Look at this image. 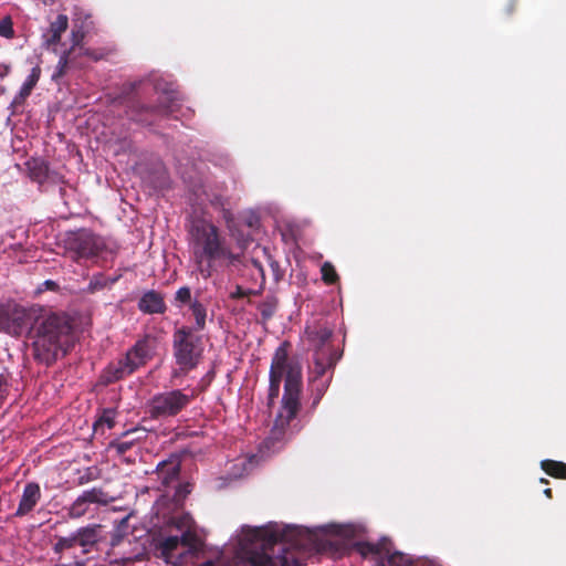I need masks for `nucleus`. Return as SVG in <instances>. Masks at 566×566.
I'll use <instances>...</instances> for the list:
<instances>
[{
    "instance_id": "3c124183",
    "label": "nucleus",
    "mask_w": 566,
    "mask_h": 566,
    "mask_svg": "<svg viewBox=\"0 0 566 566\" xmlns=\"http://www.w3.org/2000/svg\"><path fill=\"white\" fill-rule=\"evenodd\" d=\"M541 482L542 483H548V481L546 479H542Z\"/></svg>"
},
{
    "instance_id": "79ce46f5",
    "label": "nucleus",
    "mask_w": 566,
    "mask_h": 566,
    "mask_svg": "<svg viewBox=\"0 0 566 566\" xmlns=\"http://www.w3.org/2000/svg\"><path fill=\"white\" fill-rule=\"evenodd\" d=\"M149 85L148 82L146 81H139V82H135V83H130L129 84V91H126L125 90V93L126 94H132V93H136L138 94V91L139 90H143V92L146 91V87Z\"/></svg>"
},
{
    "instance_id": "37998d69",
    "label": "nucleus",
    "mask_w": 566,
    "mask_h": 566,
    "mask_svg": "<svg viewBox=\"0 0 566 566\" xmlns=\"http://www.w3.org/2000/svg\"><path fill=\"white\" fill-rule=\"evenodd\" d=\"M8 394V382L3 375H0V405Z\"/></svg>"
},
{
    "instance_id": "aec40b11",
    "label": "nucleus",
    "mask_w": 566,
    "mask_h": 566,
    "mask_svg": "<svg viewBox=\"0 0 566 566\" xmlns=\"http://www.w3.org/2000/svg\"><path fill=\"white\" fill-rule=\"evenodd\" d=\"M254 265L258 268L260 276H261L260 287L258 290H251V289H243L241 285H235L234 291H232L229 295L231 300H239V298H243V297H248V296H252V295H260L262 293V291L264 289V284H265L264 271L259 262H254Z\"/></svg>"
},
{
    "instance_id": "1a4fd4ad",
    "label": "nucleus",
    "mask_w": 566,
    "mask_h": 566,
    "mask_svg": "<svg viewBox=\"0 0 566 566\" xmlns=\"http://www.w3.org/2000/svg\"><path fill=\"white\" fill-rule=\"evenodd\" d=\"M172 349L179 373L186 375L195 369L202 355L200 337L195 336L190 327H181L172 335Z\"/></svg>"
},
{
    "instance_id": "c03bdc74",
    "label": "nucleus",
    "mask_w": 566,
    "mask_h": 566,
    "mask_svg": "<svg viewBox=\"0 0 566 566\" xmlns=\"http://www.w3.org/2000/svg\"><path fill=\"white\" fill-rule=\"evenodd\" d=\"M209 201L213 207L223 208L226 205L224 198L221 196H213V198L209 199Z\"/></svg>"
},
{
    "instance_id": "a18cd8bd",
    "label": "nucleus",
    "mask_w": 566,
    "mask_h": 566,
    "mask_svg": "<svg viewBox=\"0 0 566 566\" xmlns=\"http://www.w3.org/2000/svg\"><path fill=\"white\" fill-rule=\"evenodd\" d=\"M44 285L46 286L48 290H51V291H56L59 289L57 283L52 280H46L44 282Z\"/></svg>"
},
{
    "instance_id": "c85d7f7f",
    "label": "nucleus",
    "mask_w": 566,
    "mask_h": 566,
    "mask_svg": "<svg viewBox=\"0 0 566 566\" xmlns=\"http://www.w3.org/2000/svg\"><path fill=\"white\" fill-rule=\"evenodd\" d=\"M49 167L45 163H34L30 166V178L39 184L45 182L48 179Z\"/></svg>"
},
{
    "instance_id": "423d86ee",
    "label": "nucleus",
    "mask_w": 566,
    "mask_h": 566,
    "mask_svg": "<svg viewBox=\"0 0 566 566\" xmlns=\"http://www.w3.org/2000/svg\"><path fill=\"white\" fill-rule=\"evenodd\" d=\"M156 347V338L151 335H145L143 338L138 339L123 358L111 363L104 369L102 374L104 382L107 385L114 384L134 374L153 359Z\"/></svg>"
},
{
    "instance_id": "20e7f679",
    "label": "nucleus",
    "mask_w": 566,
    "mask_h": 566,
    "mask_svg": "<svg viewBox=\"0 0 566 566\" xmlns=\"http://www.w3.org/2000/svg\"><path fill=\"white\" fill-rule=\"evenodd\" d=\"M190 234L193 240L195 260L203 279H209L212 275L213 265L217 261L234 260V255L220 238L219 229L211 222L206 220L195 221Z\"/></svg>"
},
{
    "instance_id": "dca6fc26",
    "label": "nucleus",
    "mask_w": 566,
    "mask_h": 566,
    "mask_svg": "<svg viewBox=\"0 0 566 566\" xmlns=\"http://www.w3.org/2000/svg\"><path fill=\"white\" fill-rule=\"evenodd\" d=\"M138 308L146 314H164L167 310L163 295L154 290L143 294Z\"/></svg>"
},
{
    "instance_id": "412c9836",
    "label": "nucleus",
    "mask_w": 566,
    "mask_h": 566,
    "mask_svg": "<svg viewBox=\"0 0 566 566\" xmlns=\"http://www.w3.org/2000/svg\"><path fill=\"white\" fill-rule=\"evenodd\" d=\"M277 305L279 300L275 295L272 294L266 295L265 298L258 304V310L261 313L263 322H268L274 316L277 310Z\"/></svg>"
},
{
    "instance_id": "6e6552de",
    "label": "nucleus",
    "mask_w": 566,
    "mask_h": 566,
    "mask_svg": "<svg viewBox=\"0 0 566 566\" xmlns=\"http://www.w3.org/2000/svg\"><path fill=\"white\" fill-rule=\"evenodd\" d=\"M154 90L159 93L158 103L155 105H146L138 101H130L127 106V116L137 123L149 125L150 117L168 116L178 109V92L168 85L156 83Z\"/></svg>"
},
{
    "instance_id": "9d476101",
    "label": "nucleus",
    "mask_w": 566,
    "mask_h": 566,
    "mask_svg": "<svg viewBox=\"0 0 566 566\" xmlns=\"http://www.w3.org/2000/svg\"><path fill=\"white\" fill-rule=\"evenodd\" d=\"M195 397V390L191 395H187L180 389L158 392L149 399L147 412L151 419L156 420L172 418L186 409Z\"/></svg>"
},
{
    "instance_id": "39448f33",
    "label": "nucleus",
    "mask_w": 566,
    "mask_h": 566,
    "mask_svg": "<svg viewBox=\"0 0 566 566\" xmlns=\"http://www.w3.org/2000/svg\"><path fill=\"white\" fill-rule=\"evenodd\" d=\"M367 531L365 522H356V554L374 566H429L423 560H415L407 554L396 551L389 537L384 536L376 543L364 541L361 536Z\"/></svg>"
},
{
    "instance_id": "de8ad7c7",
    "label": "nucleus",
    "mask_w": 566,
    "mask_h": 566,
    "mask_svg": "<svg viewBox=\"0 0 566 566\" xmlns=\"http://www.w3.org/2000/svg\"><path fill=\"white\" fill-rule=\"evenodd\" d=\"M544 494H545L548 499H552V496H553V492H552V490H551V489H546V490H544Z\"/></svg>"
},
{
    "instance_id": "393cba45",
    "label": "nucleus",
    "mask_w": 566,
    "mask_h": 566,
    "mask_svg": "<svg viewBox=\"0 0 566 566\" xmlns=\"http://www.w3.org/2000/svg\"><path fill=\"white\" fill-rule=\"evenodd\" d=\"M75 59L76 57L71 55V52H63L59 59L55 71L52 74V81L57 82L59 80H61L66 74L69 65Z\"/></svg>"
},
{
    "instance_id": "ddd939ff",
    "label": "nucleus",
    "mask_w": 566,
    "mask_h": 566,
    "mask_svg": "<svg viewBox=\"0 0 566 566\" xmlns=\"http://www.w3.org/2000/svg\"><path fill=\"white\" fill-rule=\"evenodd\" d=\"M41 311V306L32 305L25 307L12 302L6 333L12 336H20L24 332L32 334V327L39 319Z\"/></svg>"
},
{
    "instance_id": "7c9ffc66",
    "label": "nucleus",
    "mask_w": 566,
    "mask_h": 566,
    "mask_svg": "<svg viewBox=\"0 0 566 566\" xmlns=\"http://www.w3.org/2000/svg\"><path fill=\"white\" fill-rule=\"evenodd\" d=\"M175 302L178 307H181L186 304H191L193 300L191 298V290L189 286H181L177 290L175 294Z\"/></svg>"
},
{
    "instance_id": "9b49d317",
    "label": "nucleus",
    "mask_w": 566,
    "mask_h": 566,
    "mask_svg": "<svg viewBox=\"0 0 566 566\" xmlns=\"http://www.w3.org/2000/svg\"><path fill=\"white\" fill-rule=\"evenodd\" d=\"M101 528L99 524H88L77 528L69 536H55L56 542L53 544L52 549L56 555L62 556L64 552L77 545L81 547L82 554L86 555L101 541Z\"/></svg>"
},
{
    "instance_id": "4c0bfd02",
    "label": "nucleus",
    "mask_w": 566,
    "mask_h": 566,
    "mask_svg": "<svg viewBox=\"0 0 566 566\" xmlns=\"http://www.w3.org/2000/svg\"><path fill=\"white\" fill-rule=\"evenodd\" d=\"M0 35L7 39H11L14 35L13 23L10 17H4L0 21Z\"/></svg>"
},
{
    "instance_id": "b1692460",
    "label": "nucleus",
    "mask_w": 566,
    "mask_h": 566,
    "mask_svg": "<svg viewBox=\"0 0 566 566\" xmlns=\"http://www.w3.org/2000/svg\"><path fill=\"white\" fill-rule=\"evenodd\" d=\"M41 76V67L36 64L32 70L20 90L21 97H28L33 88L36 86Z\"/></svg>"
},
{
    "instance_id": "f8f14e48",
    "label": "nucleus",
    "mask_w": 566,
    "mask_h": 566,
    "mask_svg": "<svg viewBox=\"0 0 566 566\" xmlns=\"http://www.w3.org/2000/svg\"><path fill=\"white\" fill-rule=\"evenodd\" d=\"M308 339L316 346L314 356V371L323 376L336 363V353L328 345L332 331L326 326H315L307 329Z\"/></svg>"
},
{
    "instance_id": "a878e982",
    "label": "nucleus",
    "mask_w": 566,
    "mask_h": 566,
    "mask_svg": "<svg viewBox=\"0 0 566 566\" xmlns=\"http://www.w3.org/2000/svg\"><path fill=\"white\" fill-rule=\"evenodd\" d=\"M116 412L114 409H104L102 416L95 421L93 428L95 432L103 431L104 426L112 429L115 426Z\"/></svg>"
},
{
    "instance_id": "4468645a",
    "label": "nucleus",
    "mask_w": 566,
    "mask_h": 566,
    "mask_svg": "<svg viewBox=\"0 0 566 566\" xmlns=\"http://www.w3.org/2000/svg\"><path fill=\"white\" fill-rule=\"evenodd\" d=\"M184 554L178 536H167L155 544V555L167 564H181Z\"/></svg>"
},
{
    "instance_id": "c756f323",
    "label": "nucleus",
    "mask_w": 566,
    "mask_h": 566,
    "mask_svg": "<svg viewBox=\"0 0 566 566\" xmlns=\"http://www.w3.org/2000/svg\"><path fill=\"white\" fill-rule=\"evenodd\" d=\"M111 51L106 50V49H91V48H83L82 50H80L76 54V57L77 56H87L90 57L91 60L93 61H99V60H103L105 59L108 54H109Z\"/></svg>"
},
{
    "instance_id": "7ed1b4c3",
    "label": "nucleus",
    "mask_w": 566,
    "mask_h": 566,
    "mask_svg": "<svg viewBox=\"0 0 566 566\" xmlns=\"http://www.w3.org/2000/svg\"><path fill=\"white\" fill-rule=\"evenodd\" d=\"M71 332L72 326L65 316L42 308L39 319L32 327L34 359L46 366L55 363L60 353H67Z\"/></svg>"
},
{
    "instance_id": "f03ea898",
    "label": "nucleus",
    "mask_w": 566,
    "mask_h": 566,
    "mask_svg": "<svg viewBox=\"0 0 566 566\" xmlns=\"http://www.w3.org/2000/svg\"><path fill=\"white\" fill-rule=\"evenodd\" d=\"M287 342L282 343L274 352L270 367V384L268 394V407L272 408L279 398L281 381L284 378V392L281 408L275 417L270 436L263 441L268 450H277L287 434L290 423L294 420L301 409L302 392V366L289 357Z\"/></svg>"
},
{
    "instance_id": "0eeeda50",
    "label": "nucleus",
    "mask_w": 566,
    "mask_h": 566,
    "mask_svg": "<svg viewBox=\"0 0 566 566\" xmlns=\"http://www.w3.org/2000/svg\"><path fill=\"white\" fill-rule=\"evenodd\" d=\"M63 247L64 255L78 264L95 262L107 251L104 238L85 228L66 232Z\"/></svg>"
},
{
    "instance_id": "e433bc0d",
    "label": "nucleus",
    "mask_w": 566,
    "mask_h": 566,
    "mask_svg": "<svg viewBox=\"0 0 566 566\" xmlns=\"http://www.w3.org/2000/svg\"><path fill=\"white\" fill-rule=\"evenodd\" d=\"M12 302L0 303V332H7Z\"/></svg>"
},
{
    "instance_id": "f257e3e1",
    "label": "nucleus",
    "mask_w": 566,
    "mask_h": 566,
    "mask_svg": "<svg viewBox=\"0 0 566 566\" xmlns=\"http://www.w3.org/2000/svg\"><path fill=\"white\" fill-rule=\"evenodd\" d=\"M354 545V526L328 524L314 528L270 524L243 528L241 551L252 566H304L295 548L345 552Z\"/></svg>"
},
{
    "instance_id": "f704fd0d",
    "label": "nucleus",
    "mask_w": 566,
    "mask_h": 566,
    "mask_svg": "<svg viewBox=\"0 0 566 566\" xmlns=\"http://www.w3.org/2000/svg\"><path fill=\"white\" fill-rule=\"evenodd\" d=\"M99 478V470L95 467L87 468L83 474H81L77 479L78 485L87 484L92 481H95Z\"/></svg>"
},
{
    "instance_id": "2f4dec72",
    "label": "nucleus",
    "mask_w": 566,
    "mask_h": 566,
    "mask_svg": "<svg viewBox=\"0 0 566 566\" xmlns=\"http://www.w3.org/2000/svg\"><path fill=\"white\" fill-rule=\"evenodd\" d=\"M321 272H322V280L326 284H334L338 280V275L336 273L335 268L328 262H326L322 265Z\"/></svg>"
},
{
    "instance_id": "58836bf2",
    "label": "nucleus",
    "mask_w": 566,
    "mask_h": 566,
    "mask_svg": "<svg viewBox=\"0 0 566 566\" xmlns=\"http://www.w3.org/2000/svg\"><path fill=\"white\" fill-rule=\"evenodd\" d=\"M106 284H107V281L105 280V277L102 274L95 275L90 281L86 291L88 293H95L97 291L103 290L106 286Z\"/></svg>"
},
{
    "instance_id": "c9c22d12",
    "label": "nucleus",
    "mask_w": 566,
    "mask_h": 566,
    "mask_svg": "<svg viewBox=\"0 0 566 566\" xmlns=\"http://www.w3.org/2000/svg\"><path fill=\"white\" fill-rule=\"evenodd\" d=\"M269 266L273 276V280L277 283L283 280L285 271L281 268L280 263L274 260L271 255L268 256Z\"/></svg>"
},
{
    "instance_id": "5701e85b",
    "label": "nucleus",
    "mask_w": 566,
    "mask_h": 566,
    "mask_svg": "<svg viewBox=\"0 0 566 566\" xmlns=\"http://www.w3.org/2000/svg\"><path fill=\"white\" fill-rule=\"evenodd\" d=\"M196 322V331H203L206 327V318H207V308L206 306L197 298L191 302L189 306Z\"/></svg>"
},
{
    "instance_id": "a211bd4d",
    "label": "nucleus",
    "mask_w": 566,
    "mask_h": 566,
    "mask_svg": "<svg viewBox=\"0 0 566 566\" xmlns=\"http://www.w3.org/2000/svg\"><path fill=\"white\" fill-rule=\"evenodd\" d=\"M67 15L59 14L56 19L50 24L49 36L45 40V44L48 46L57 44L61 41L62 34L67 30Z\"/></svg>"
},
{
    "instance_id": "ea45409f",
    "label": "nucleus",
    "mask_w": 566,
    "mask_h": 566,
    "mask_svg": "<svg viewBox=\"0 0 566 566\" xmlns=\"http://www.w3.org/2000/svg\"><path fill=\"white\" fill-rule=\"evenodd\" d=\"M134 447L133 440H116L111 443V448L115 449L117 454L124 455Z\"/></svg>"
},
{
    "instance_id": "bb28decb",
    "label": "nucleus",
    "mask_w": 566,
    "mask_h": 566,
    "mask_svg": "<svg viewBox=\"0 0 566 566\" xmlns=\"http://www.w3.org/2000/svg\"><path fill=\"white\" fill-rule=\"evenodd\" d=\"M90 504H87L83 497L80 495L74 500V502L67 509V515L72 520L80 518L84 516L88 511Z\"/></svg>"
},
{
    "instance_id": "a19ab883",
    "label": "nucleus",
    "mask_w": 566,
    "mask_h": 566,
    "mask_svg": "<svg viewBox=\"0 0 566 566\" xmlns=\"http://www.w3.org/2000/svg\"><path fill=\"white\" fill-rule=\"evenodd\" d=\"M191 491H192L191 483L186 482L184 484H179L174 494V500L176 502H182L188 496V494L191 493Z\"/></svg>"
},
{
    "instance_id": "6ab92c4d",
    "label": "nucleus",
    "mask_w": 566,
    "mask_h": 566,
    "mask_svg": "<svg viewBox=\"0 0 566 566\" xmlns=\"http://www.w3.org/2000/svg\"><path fill=\"white\" fill-rule=\"evenodd\" d=\"M87 504L108 505L114 499L102 488H92L80 494Z\"/></svg>"
},
{
    "instance_id": "f3484780",
    "label": "nucleus",
    "mask_w": 566,
    "mask_h": 566,
    "mask_svg": "<svg viewBox=\"0 0 566 566\" xmlns=\"http://www.w3.org/2000/svg\"><path fill=\"white\" fill-rule=\"evenodd\" d=\"M180 474V464L178 461H163L157 465V475L164 488H168L178 480Z\"/></svg>"
},
{
    "instance_id": "72a5a7b5",
    "label": "nucleus",
    "mask_w": 566,
    "mask_h": 566,
    "mask_svg": "<svg viewBox=\"0 0 566 566\" xmlns=\"http://www.w3.org/2000/svg\"><path fill=\"white\" fill-rule=\"evenodd\" d=\"M84 33L80 31H72V45L64 52H71V55L76 57L77 51L84 48L83 45Z\"/></svg>"
},
{
    "instance_id": "4be33fe9",
    "label": "nucleus",
    "mask_w": 566,
    "mask_h": 566,
    "mask_svg": "<svg viewBox=\"0 0 566 566\" xmlns=\"http://www.w3.org/2000/svg\"><path fill=\"white\" fill-rule=\"evenodd\" d=\"M541 468L555 479H566V463L555 460H543Z\"/></svg>"
},
{
    "instance_id": "09e8293b",
    "label": "nucleus",
    "mask_w": 566,
    "mask_h": 566,
    "mask_svg": "<svg viewBox=\"0 0 566 566\" xmlns=\"http://www.w3.org/2000/svg\"><path fill=\"white\" fill-rule=\"evenodd\" d=\"M199 566H214V563H213V562H211V560H207V562L202 563V564H201V565H199Z\"/></svg>"
},
{
    "instance_id": "49530a36",
    "label": "nucleus",
    "mask_w": 566,
    "mask_h": 566,
    "mask_svg": "<svg viewBox=\"0 0 566 566\" xmlns=\"http://www.w3.org/2000/svg\"><path fill=\"white\" fill-rule=\"evenodd\" d=\"M55 566H84V563L80 562V560H75V562L70 563V564H60V565H55Z\"/></svg>"
},
{
    "instance_id": "cd10ccee",
    "label": "nucleus",
    "mask_w": 566,
    "mask_h": 566,
    "mask_svg": "<svg viewBox=\"0 0 566 566\" xmlns=\"http://www.w3.org/2000/svg\"><path fill=\"white\" fill-rule=\"evenodd\" d=\"M180 547L184 553H191L197 549L198 536L191 531H185L179 537Z\"/></svg>"
},
{
    "instance_id": "2eb2a0df",
    "label": "nucleus",
    "mask_w": 566,
    "mask_h": 566,
    "mask_svg": "<svg viewBox=\"0 0 566 566\" xmlns=\"http://www.w3.org/2000/svg\"><path fill=\"white\" fill-rule=\"evenodd\" d=\"M41 489L35 482L25 484L14 517H23L31 513L41 500Z\"/></svg>"
},
{
    "instance_id": "473e14b6",
    "label": "nucleus",
    "mask_w": 566,
    "mask_h": 566,
    "mask_svg": "<svg viewBox=\"0 0 566 566\" xmlns=\"http://www.w3.org/2000/svg\"><path fill=\"white\" fill-rule=\"evenodd\" d=\"M128 520H129V516H125L118 522L116 530H115L114 534L112 535V545L113 546L118 545L120 543L124 534L126 533V528L128 526Z\"/></svg>"
},
{
    "instance_id": "8fccbe9b",
    "label": "nucleus",
    "mask_w": 566,
    "mask_h": 566,
    "mask_svg": "<svg viewBox=\"0 0 566 566\" xmlns=\"http://www.w3.org/2000/svg\"><path fill=\"white\" fill-rule=\"evenodd\" d=\"M318 400H319V397H317V398L314 400L313 405H316V403L318 402Z\"/></svg>"
}]
</instances>
